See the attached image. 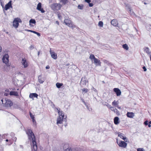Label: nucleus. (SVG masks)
<instances>
[{
  "mask_svg": "<svg viewBox=\"0 0 151 151\" xmlns=\"http://www.w3.org/2000/svg\"><path fill=\"white\" fill-rule=\"evenodd\" d=\"M26 133L28 135L29 139L32 141V143H31L32 150L36 151L37 149V146L36 141L34 133L30 129H27L26 131Z\"/></svg>",
  "mask_w": 151,
  "mask_h": 151,
  "instance_id": "f257e3e1",
  "label": "nucleus"
},
{
  "mask_svg": "<svg viewBox=\"0 0 151 151\" xmlns=\"http://www.w3.org/2000/svg\"><path fill=\"white\" fill-rule=\"evenodd\" d=\"M1 101L3 106L6 107H10L13 105V103L12 101L10 99L7 98L2 99Z\"/></svg>",
  "mask_w": 151,
  "mask_h": 151,
  "instance_id": "f03ea898",
  "label": "nucleus"
},
{
  "mask_svg": "<svg viewBox=\"0 0 151 151\" xmlns=\"http://www.w3.org/2000/svg\"><path fill=\"white\" fill-rule=\"evenodd\" d=\"M57 109L59 116L57 118V124H61L63 121L64 114L62 111H60V109Z\"/></svg>",
  "mask_w": 151,
  "mask_h": 151,
  "instance_id": "7ed1b4c3",
  "label": "nucleus"
},
{
  "mask_svg": "<svg viewBox=\"0 0 151 151\" xmlns=\"http://www.w3.org/2000/svg\"><path fill=\"white\" fill-rule=\"evenodd\" d=\"M62 6L60 3H54L51 4L50 7L52 10L56 11L60 10Z\"/></svg>",
  "mask_w": 151,
  "mask_h": 151,
  "instance_id": "20e7f679",
  "label": "nucleus"
},
{
  "mask_svg": "<svg viewBox=\"0 0 151 151\" xmlns=\"http://www.w3.org/2000/svg\"><path fill=\"white\" fill-rule=\"evenodd\" d=\"M89 58L92 61L93 60L94 63L96 65L101 66V62L100 60L96 58L93 54H91L90 55L89 57Z\"/></svg>",
  "mask_w": 151,
  "mask_h": 151,
  "instance_id": "39448f33",
  "label": "nucleus"
},
{
  "mask_svg": "<svg viewBox=\"0 0 151 151\" xmlns=\"http://www.w3.org/2000/svg\"><path fill=\"white\" fill-rule=\"evenodd\" d=\"M65 24L70 27L75 28L76 26L68 18L65 19L64 20Z\"/></svg>",
  "mask_w": 151,
  "mask_h": 151,
  "instance_id": "423d86ee",
  "label": "nucleus"
},
{
  "mask_svg": "<svg viewBox=\"0 0 151 151\" xmlns=\"http://www.w3.org/2000/svg\"><path fill=\"white\" fill-rule=\"evenodd\" d=\"M3 62L4 63L7 67L10 66V64L9 63V56L8 54L4 55L2 58Z\"/></svg>",
  "mask_w": 151,
  "mask_h": 151,
  "instance_id": "0eeeda50",
  "label": "nucleus"
},
{
  "mask_svg": "<svg viewBox=\"0 0 151 151\" xmlns=\"http://www.w3.org/2000/svg\"><path fill=\"white\" fill-rule=\"evenodd\" d=\"M21 22L22 21L20 19L18 18H16L13 21V26L15 28H17L19 26V23Z\"/></svg>",
  "mask_w": 151,
  "mask_h": 151,
  "instance_id": "6e6552de",
  "label": "nucleus"
},
{
  "mask_svg": "<svg viewBox=\"0 0 151 151\" xmlns=\"http://www.w3.org/2000/svg\"><path fill=\"white\" fill-rule=\"evenodd\" d=\"M116 142L119 147L125 148L127 146V144L124 142L122 141H118L117 140Z\"/></svg>",
  "mask_w": 151,
  "mask_h": 151,
  "instance_id": "1a4fd4ad",
  "label": "nucleus"
},
{
  "mask_svg": "<svg viewBox=\"0 0 151 151\" xmlns=\"http://www.w3.org/2000/svg\"><path fill=\"white\" fill-rule=\"evenodd\" d=\"M3 9L4 10H7L10 8H12V1H10L7 4H6L5 7H3Z\"/></svg>",
  "mask_w": 151,
  "mask_h": 151,
  "instance_id": "9d476101",
  "label": "nucleus"
},
{
  "mask_svg": "<svg viewBox=\"0 0 151 151\" xmlns=\"http://www.w3.org/2000/svg\"><path fill=\"white\" fill-rule=\"evenodd\" d=\"M21 63L24 68H27L29 65L26 59L25 58L22 59Z\"/></svg>",
  "mask_w": 151,
  "mask_h": 151,
  "instance_id": "9b49d317",
  "label": "nucleus"
},
{
  "mask_svg": "<svg viewBox=\"0 0 151 151\" xmlns=\"http://www.w3.org/2000/svg\"><path fill=\"white\" fill-rule=\"evenodd\" d=\"M37 9L40 11L42 13H44L45 12L43 9L42 8V4L40 2L38 4L37 7Z\"/></svg>",
  "mask_w": 151,
  "mask_h": 151,
  "instance_id": "f8f14e48",
  "label": "nucleus"
},
{
  "mask_svg": "<svg viewBox=\"0 0 151 151\" xmlns=\"http://www.w3.org/2000/svg\"><path fill=\"white\" fill-rule=\"evenodd\" d=\"M113 91L116 93L117 96H119L121 95V92L119 88H114L113 89Z\"/></svg>",
  "mask_w": 151,
  "mask_h": 151,
  "instance_id": "ddd939ff",
  "label": "nucleus"
},
{
  "mask_svg": "<svg viewBox=\"0 0 151 151\" xmlns=\"http://www.w3.org/2000/svg\"><path fill=\"white\" fill-rule=\"evenodd\" d=\"M119 104V101H116L115 100H114L112 103V106H115L116 107H117V108L119 109H121V107L119 106L118 105Z\"/></svg>",
  "mask_w": 151,
  "mask_h": 151,
  "instance_id": "4468645a",
  "label": "nucleus"
},
{
  "mask_svg": "<svg viewBox=\"0 0 151 151\" xmlns=\"http://www.w3.org/2000/svg\"><path fill=\"white\" fill-rule=\"evenodd\" d=\"M50 54L51 55V57L54 59H56L57 58V55L56 53L54 52H52L51 49L50 50Z\"/></svg>",
  "mask_w": 151,
  "mask_h": 151,
  "instance_id": "2eb2a0df",
  "label": "nucleus"
},
{
  "mask_svg": "<svg viewBox=\"0 0 151 151\" xmlns=\"http://www.w3.org/2000/svg\"><path fill=\"white\" fill-rule=\"evenodd\" d=\"M111 23L112 25L115 27L117 26L118 24L117 21L116 19L112 20L111 22Z\"/></svg>",
  "mask_w": 151,
  "mask_h": 151,
  "instance_id": "dca6fc26",
  "label": "nucleus"
},
{
  "mask_svg": "<svg viewBox=\"0 0 151 151\" xmlns=\"http://www.w3.org/2000/svg\"><path fill=\"white\" fill-rule=\"evenodd\" d=\"M118 136L121 139H123L126 142H127V139L125 137L124 134L122 133H118Z\"/></svg>",
  "mask_w": 151,
  "mask_h": 151,
  "instance_id": "f3484780",
  "label": "nucleus"
},
{
  "mask_svg": "<svg viewBox=\"0 0 151 151\" xmlns=\"http://www.w3.org/2000/svg\"><path fill=\"white\" fill-rule=\"evenodd\" d=\"M9 95L10 96H19L18 93L17 91H11L9 93Z\"/></svg>",
  "mask_w": 151,
  "mask_h": 151,
  "instance_id": "a211bd4d",
  "label": "nucleus"
},
{
  "mask_svg": "<svg viewBox=\"0 0 151 151\" xmlns=\"http://www.w3.org/2000/svg\"><path fill=\"white\" fill-rule=\"evenodd\" d=\"M29 22L30 26L31 27H33L34 25H32L31 24H34L35 25L36 22L35 19H31L30 20Z\"/></svg>",
  "mask_w": 151,
  "mask_h": 151,
  "instance_id": "6ab92c4d",
  "label": "nucleus"
},
{
  "mask_svg": "<svg viewBox=\"0 0 151 151\" xmlns=\"http://www.w3.org/2000/svg\"><path fill=\"white\" fill-rule=\"evenodd\" d=\"M38 96V94L35 93H31L29 95V97L30 98L33 99L34 97L37 98Z\"/></svg>",
  "mask_w": 151,
  "mask_h": 151,
  "instance_id": "aec40b11",
  "label": "nucleus"
},
{
  "mask_svg": "<svg viewBox=\"0 0 151 151\" xmlns=\"http://www.w3.org/2000/svg\"><path fill=\"white\" fill-rule=\"evenodd\" d=\"M38 81L40 83H42L44 82V80L43 78H42L41 75H40L38 77Z\"/></svg>",
  "mask_w": 151,
  "mask_h": 151,
  "instance_id": "412c9836",
  "label": "nucleus"
},
{
  "mask_svg": "<svg viewBox=\"0 0 151 151\" xmlns=\"http://www.w3.org/2000/svg\"><path fill=\"white\" fill-rule=\"evenodd\" d=\"M144 51L146 52L148 55H150V49L148 47H145L144 48Z\"/></svg>",
  "mask_w": 151,
  "mask_h": 151,
  "instance_id": "4be33fe9",
  "label": "nucleus"
},
{
  "mask_svg": "<svg viewBox=\"0 0 151 151\" xmlns=\"http://www.w3.org/2000/svg\"><path fill=\"white\" fill-rule=\"evenodd\" d=\"M29 115L31 119L32 120V122L33 123H36V121L35 119L34 115L32 114L31 112H29Z\"/></svg>",
  "mask_w": 151,
  "mask_h": 151,
  "instance_id": "5701e85b",
  "label": "nucleus"
},
{
  "mask_svg": "<svg viewBox=\"0 0 151 151\" xmlns=\"http://www.w3.org/2000/svg\"><path fill=\"white\" fill-rule=\"evenodd\" d=\"M114 123L115 124L117 125L119 124V118L118 117H115L114 119Z\"/></svg>",
  "mask_w": 151,
  "mask_h": 151,
  "instance_id": "b1692460",
  "label": "nucleus"
},
{
  "mask_svg": "<svg viewBox=\"0 0 151 151\" xmlns=\"http://www.w3.org/2000/svg\"><path fill=\"white\" fill-rule=\"evenodd\" d=\"M111 110L116 113L117 115H118L119 114V111L116 108L114 107V108L112 109Z\"/></svg>",
  "mask_w": 151,
  "mask_h": 151,
  "instance_id": "393cba45",
  "label": "nucleus"
},
{
  "mask_svg": "<svg viewBox=\"0 0 151 151\" xmlns=\"http://www.w3.org/2000/svg\"><path fill=\"white\" fill-rule=\"evenodd\" d=\"M60 2L62 3L63 5H65L68 3V0H59Z\"/></svg>",
  "mask_w": 151,
  "mask_h": 151,
  "instance_id": "a878e982",
  "label": "nucleus"
},
{
  "mask_svg": "<svg viewBox=\"0 0 151 151\" xmlns=\"http://www.w3.org/2000/svg\"><path fill=\"white\" fill-rule=\"evenodd\" d=\"M126 9L130 13L131 12V7L129 4L126 5Z\"/></svg>",
  "mask_w": 151,
  "mask_h": 151,
  "instance_id": "bb28decb",
  "label": "nucleus"
},
{
  "mask_svg": "<svg viewBox=\"0 0 151 151\" xmlns=\"http://www.w3.org/2000/svg\"><path fill=\"white\" fill-rule=\"evenodd\" d=\"M122 46L123 48L125 50H127L129 49V47L128 45L126 44L123 45Z\"/></svg>",
  "mask_w": 151,
  "mask_h": 151,
  "instance_id": "cd10ccee",
  "label": "nucleus"
},
{
  "mask_svg": "<svg viewBox=\"0 0 151 151\" xmlns=\"http://www.w3.org/2000/svg\"><path fill=\"white\" fill-rule=\"evenodd\" d=\"M63 83H56V87L58 88H60L61 86H63Z\"/></svg>",
  "mask_w": 151,
  "mask_h": 151,
  "instance_id": "c85d7f7f",
  "label": "nucleus"
},
{
  "mask_svg": "<svg viewBox=\"0 0 151 151\" xmlns=\"http://www.w3.org/2000/svg\"><path fill=\"white\" fill-rule=\"evenodd\" d=\"M127 116L129 118H132V112H128L127 114Z\"/></svg>",
  "mask_w": 151,
  "mask_h": 151,
  "instance_id": "c756f323",
  "label": "nucleus"
},
{
  "mask_svg": "<svg viewBox=\"0 0 151 151\" xmlns=\"http://www.w3.org/2000/svg\"><path fill=\"white\" fill-rule=\"evenodd\" d=\"M103 25V23L102 21H99L98 23V26L100 27H102Z\"/></svg>",
  "mask_w": 151,
  "mask_h": 151,
  "instance_id": "7c9ffc66",
  "label": "nucleus"
},
{
  "mask_svg": "<svg viewBox=\"0 0 151 151\" xmlns=\"http://www.w3.org/2000/svg\"><path fill=\"white\" fill-rule=\"evenodd\" d=\"M82 91L83 92H84L85 93H86L88 91V90L87 88H84L82 89Z\"/></svg>",
  "mask_w": 151,
  "mask_h": 151,
  "instance_id": "2f4dec72",
  "label": "nucleus"
},
{
  "mask_svg": "<svg viewBox=\"0 0 151 151\" xmlns=\"http://www.w3.org/2000/svg\"><path fill=\"white\" fill-rule=\"evenodd\" d=\"M78 8L79 9H82L83 8V6L82 5H79L78 6Z\"/></svg>",
  "mask_w": 151,
  "mask_h": 151,
  "instance_id": "473e14b6",
  "label": "nucleus"
},
{
  "mask_svg": "<svg viewBox=\"0 0 151 151\" xmlns=\"http://www.w3.org/2000/svg\"><path fill=\"white\" fill-rule=\"evenodd\" d=\"M106 106L108 107V108L109 109H111V110L112 109L114 108L113 107H112L111 106L109 105V104H108Z\"/></svg>",
  "mask_w": 151,
  "mask_h": 151,
  "instance_id": "72a5a7b5",
  "label": "nucleus"
},
{
  "mask_svg": "<svg viewBox=\"0 0 151 151\" xmlns=\"http://www.w3.org/2000/svg\"><path fill=\"white\" fill-rule=\"evenodd\" d=\"M137 151H145L142 148H139L137 149Z\"/></svg>",
  "mask_w": 151,
  "mask_h": 151,
  "instance_id": "f704fd0d",
  "label": "nucleus"
},
{
  "mask_svg": "<svg viewBox=\"0 0 151 151\" xmlns=\"http://www.w3.org/2000/svg\"><path fill=\"white\" fill-rule=\"evenodd\" d=\"M6 142H8L9 141V142L11 144L13 142V141L12 139L8 140V139H6Z\"/></svg>",
  "mask_w": 151,
  "mask_h": 151,
  "instance_id": "c9c22d12",
  "label": "nucleus"
},
{
  "mask_svg": "<svg viewBox=\"0 0 151 151\" xmlns=\"http://www.w3.org/2000/svg\"><path fill=\"white\" fill-rule=\"evenodd\" d=\"M26 30L28 32H31L33 33H35V31H33V30H29V29H26Z\"/></svg>",
  "mask_w": 151,
  "mask_h": 151,
  "instance_id": "e433bc0d",
  "label": "nucleus"
},
{
  "mask_svg": "<svg viewBox=\"0 0 151 151\" xmlns=\"http://www.w3.org/2000/svg\"><path fill=\"white\" fill-rule=\"evenodd\" d=\"M148 121L147 120H146L144 122V124L145 125H148Z\"/></svg>",
  "mask_w": 151,
  "mask_h": 151,
  "instance_id": "4c0bfd02",
  "label": "nucleus"
},
{
  "mask_svg": "<svg viewBox=\"0 0 151 151\" xmlns=\"http://www.w3.org/2000/svg\"><path fill=\"white\" fill-rule=\"evenodd\" d=\"M72 150L71 149V148H67L65 150V151H72Z\"/></svg>",
  "mask_w": 151,
  "mask_h": 151,
  "instance_id": "58836bf2",
  "label": "nucleus"
},
{
  "mask_svg": "<svg viewBox=\"0 0 151 151\" xmlns=\"http://www.w3.org/2000/svg\"><path fill=\"white\" fill-rule=\"evenodd\" d=\"M35 34H37L38 36H40V33L37 32L36 31L35 32Z\"/></svg>",
  "mask_w": 151,
  "mask_h": 151,
  "instance_id": "ea45409f",
  "label": "nucleus"
},
{
  "mask_svg": "<svg viewBox=\"0 0 151 151\" xmlns=\"http://www.w3.org/2000/svg\"><path fill=\"white\" fill-rule=\"evenodd\" d=\"M58 17L59 19H60L61 17V16L60 15V13H59L58 14Z\"/></svg>",
  "mask_w": 151,
  "mask_h": 151,
  "instance_id": "a19ab883",
  "label": "nucleus"
},
{
  "mask_svg": "<svg viewBox=\"0 0 151 151\" xmlns=\"http://www.w3.org/2000/svg\"><path fill=\"white\" fill-rule=\"evenodd\" d=\"M143 69L144 71H146L147 70V69L145 66H143Z\"/></svg>",
  "mask_w": 151,
  "mask_h": 151,
  "instance_id": "79ce46f5",
  "label": "nucleus"
},
{
  "mask_svg": "<svg viewBox=\"0 0 151 151\" xmlns=\"http://www.w3.org/2000/svg\"><path fill=\"white\" fill-rule=\"evenodd\" d=\"M89 5L90 7H92L93 6V3H89Z\"/></svg>",
  "mask_w": 151,
  "mask_h": 151,
  "instance_id": "37998d69",
  "label": "nucleus"
},
{
  "mask_svg": "<svg viewBox=\"0 0 151 151\" xmlns=\"http://www.w3.org/2000/svg\"><path fill=\"white\" fill-rule=\"evenodd\" d=\"M85 1L87 2V3H90V2H91V0H85Z\"/></svg>",
  "mask_w": 151,
  "mask_h": 151,
  "instance_id": "c03bdc74",
  "label": "nucleus"
},
{
  "mask_svg": "<svg viewBox=\"0 0 151 151\" xmlns=\"http://www.w3.org/2000/svg\"><path fill=\"white\" fill-rule=\"evenodd\" d=\"M50 68V67L49 65H47L46 67V69H49V68Z\"/></svg>",
  "mask_w": 151,
  "mask_h": 151,
  "instance_id": "a18cd8bd",
  "label": "nucleus"
},
{
  "mask_svg": "<svg viewBox=\"0 0 151 151\" xmlns=\"http://www.w3.org/2000/svg\"><path fill=\"white\" fill-rule=\"evenodd\" d=\"M29 47L31 49H32L34 48L33 46L32 45L31 46Z\"/></svg>",
  "mask_w": 151,
  "mask_h": 151,
  "instance_id": "49530a36",
  "label": "nucleus"
},
{
  "mask_svg": "<svg viewBox=\"0 0 151 151\" xmlns=\"http://www.w3.org/2000/svg\"><path fill=\"white\" fill-rule=\"evenodd\" d=\"M56 23H57L58 25H59V22L58 21H56Z\"/></svg>",
  "mask_w": 151,
  "mask_h": 151,
  "instance_id": "de8ad7c7",
  "label": "nucleus"
},
{
  "mask_svg": "<svg viewBox=\"0 0 151 151\" xmlns=\"http://www.w3.org/2000/svg\"><path fill=\"white\" fill-rule=\"evenodd\" d=\"M104 63H107V60H104Z\"/></svg>",
  "mask_w": 151,
  "mask_h": 151,
  "instance_id": "09e8293b",
  "label": "nucleus"
},
{
  "mask_svg": "<svg viewBox=\"0 0 151 151\" xmlns=\"http://www.w3.org/2000/svg\"><path fill=\"white\" fill-rule=\"evenodd\" d=\"M2 48L1 46H0V52L1 51Z\"/></svg>",
  "mask_w": 151,
  "mask_h": 151,
  "instance_id": "8fccbe9b",
  "label": "nucleus"
},
{
  "mask_svg": "<svg viewBox=\"0 0 151 151\" xmlns=\"http://www.w3.org/2000/svg\"><path fill=\"white\" fill-rule=\"evenodd\" d=\"M148 127H151V125H150V124H148Z\"/></svg>",
  "mask_w": 151,
  "mask_h": 151,
  "instance_id": "3c124183",
  "label": "nucleus"
},
{
  "mask_svg": "<svg viewBox=\"0 0 151 151\" xmlns=\"http://www.w3.org/2000/svg\"><path fill=\"white\" fill-rule=\"evenodd\" d=\"M150 60L151 61V55H150Z\"/></svg>",
  "mask_w": 151,
  "mask_h": 151,
  "instance_id": "603ef678",
  "label": "nucleus"
},
{
  "mask_svg": "<svg viewBox=\"0 0 151 151\" xmlns=\"http://www.w3.org/2000/svg\"><path fill=\"white\" fill-rule=\"evenodd\" d=\"M1 135H0V142L1 141Z\"/></svg>",
  "mask_w": 151,
  "mask_h": 151,
  "instance_id": "864d4df0",
  "label": "nucleus"
},
{
  "mask_svg": "<svg viewBox=\"0 0 151 151\" xmlns=\"http://www.w3.org/2000/svg\"><path fill=\"white\" fill-rule=\"evenodd\" d=\"M149 124H151V121H150L149 123Z\"/></svg>",
  "mask_w": 151,
  "mask_h": 151,
  "instance_id": "5fc2aeb1",
  "label": "nucleus"
},
{
  "mask_svg": "<svg viewBox=\"0 0 151 151\" xmlns=\"http://www.w3.org/2000/svg\"><path fill=\"white\" fill-rule=\"evenodd\" d=\"M4 95H6V96H7V95H7V94H6V93H5V94H4Z\"/></svg>",
  "mask_w": 151,
  "mask_h": 151,
  "instance_id": "6e6d98bb",
  "label": "nucleus"
},
{
  "mask_svg": "<svg viewBox=\"0 0 151 151\" xmlns=\"http://www.w3.org/2000/svg\"><path fill=\"white\" fill-rule=\"evenodd\" d=\"M39 54H40V52L39 51L38 52V55H39Z\"/></svg>",
  "mask_w": 151,
  "mask_h": 151,
  "instance_id": "4d7b16f0",
  "label": "nucleus"
},
{
  "mask_svg": "<svg viewBox=\"0 0 151 151\" xmlns=\"http://www.w3.org/2000/svg\"><path fill=\"white\" fill-rule=\"evenodd\" d=\"M12 90H14L15 89H14V88L13 89H12Z\"/></svg>",
  "mask_w": 151,
  "mask_h": 151,
  "instance_id": "13d9d810",
  "label": "nucleus"
},
{
  "mask_svg": "<svg viewBox=\"0 0 151 151\" xmlns=\"http://www.w3.org/2000/svg\"><path fill=\"white\" fill-rule=\"evenodd\" d=\"M15 141H16V139H17V138L16 137H15Z\"/></svg>",
  "mask_w": 151,
  "mask_h": 151,
  "instance_id": "bf43d9fd",
  "label": "nucleus"
},
{
  "mask_svg": "<svg viewBox=\"0 0 151 151\" xmlns=\"http://www.w3.org/2000/svg\"><path fill=\"white\" fill-rule=\"evenodd\" d=\"M144 4H146V3H144Z\"/></svg>",
  "mask_w": 151,
  "mask_h": 151,
  "instance_id": "052dcab7",
  "label": "nucleus"
},
{
  "mask_svg": "<svg viewBox=\"0 0 151 151\" xmlns=\"http://www.w3.org/2000/svg\"><path fill=\"white\" fill-rule=\"evenodd\" d=\"M132 114H133V116H134V115H133L134 113H132Z\"/></svg>",
  "mask_w": 151,
  "mask_h": 151,
  "instance_id": "680f3d73",
  "label": "nucleus"
},
{
  "mask_svg": "<svg viewBox=\"0 0 151 151\" xmlns=\"http://www.w3.org/2000/svg\"><path fill=\"white\" fill-rule=\"evenodd\" d=\"M74 1H75L76 0H73Z\"/></svg>",
  "mask_w": 151,
  "mask_h": 151,
  "instance_id": "e2e57ef3",
  "label": "nucleus"
}]
</instances>
